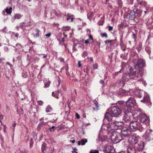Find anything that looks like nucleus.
Masks as SVG:
<instances>
[{
  "label": "nucleus",
  "instance_id": "49530a36",
  "mask_svg": "<svg viewBox=\"0 0 153 153\" xmlns=\"http://www.w3.org/2000/svg\"><path fill=\"white\" fill-rule=\"evenodd\" d=\"M67 21H69L71 19V15L69 14H68L67 15Z\"/></svg>",
  "mask_w": 153,
  "mask_h": 153
},
{
  "label": "nucleus",
  "instance_id": "774afa93",
  "mask_svg": "<svg viewBox=\"0 0 153 153\" xmlns=\"http://www.w3.org/2000/svg\"><path fill=\"white\" fill-rule=\"evenodd\" d=\"M3 116L2 115H0V120H2L3 118Z\"/></svg>",
  "mask_w": 153,
  "mask_h": 153
},
{
  "label": "nucleus",
  "instance_id": "f704fd0d",
  "mask_svg": "<svg viewBox=\"0 0 153 153\" xmlns=\"http://www.w3.org/2000/svg\"><path fill=\"white\" fill-rule=\"evenodd\" d=\"M21 15H20L19 14H15L14 16H13V18L14 19H20L22 17Z\"/></svg>",
  "mask_w": 153,
  "mask_h": 153
},
{
  "label": "nucleus",
  "instance_id": "a878e982",
  "mask_svg": "<svg viewBox=\"0 0 153 153\" xmlns=\"http://www.w3.org/2000/svg\"><path fill=\"white\" fill-rule=\"evenodd\" d=\"M99 107L98 105V103L97 102H96L93 107V109L94 110H97L99 109Z\"/></svg>",
  "mask_w": 153,
  "mask_h": 153
},
{
  "label": "nucleus",
  "instance_id": "13d9d810",
  "mask_svg": "<svg viewBox=\"0 0 153 153\" xmlns=\"http://www.w3.org/2000/svg\"><path fill=\"white\" fill-rule=\"evenodd\" d=\"M51 35V33H49L47 34H46L45 35V36L46 37H49Z\"/></svg>",
  "mask_w": 153,
  "mask_h": 153
},
{
  "label": "nucleus",
  "instance_id": "79ce46f5",
  "mask_svg": "<svg viewBox=\"0 0 153 153\" xmlns=\"http://www.w3.org/2000/svg\"><path fill=\"white\" fill-rule=\"evenodd\" d=\"M33 141L32 138H31L30 141V148H31L33 146Z\"/></svg>",
  "mask_w": 153,
  "mask_h": 153
},
{
  "label": "nucleus",
  "instance_id": "603ef678",
  "mask_svg": "<svg viewBox=\"0 0 153 153\" xmlns=\"http://www.w3.org/2000/svg\"><path fill=\"white\" fill-rule=\"evenodd\" d=\"M124 25L123 23H121L119 25V27L121 28H123V27H124Z\"/></svg>",
  "mask_w": 153,
  "mask_h": 153
},
{
  "label": "nucleus",
  "instance_id": "0eeeda50",
  "mask_svg": "<svg viewBox=\"0 0 153 153\" xmlns=\"http://www.w3.org/2000/svg\"><path fill=\"white\" fill-rule=\"evenodd\" d=\"M145 65V62L142 59H139L137 61L136 64V66L139 68V69L138 70V71H141L142 70L143 72V68Z\"/></svg>",
  "mask_w": 153,
  "mask_h": 153
},
{
  "label": "nucleus",
  "instance_id": "6e6552de",
  "mask_svg": "<svg viewBox=\"0 0 153 153\" xmlns=\"http://www.w3.org/2000/svg\"><path fill=\"white\" fill-rule=\"evenodd\" d=\"M132 115L134 118L138 119L143 113V112L141 109H137L132 112Z\"/></svg>",
  "mask_w": 153,
  "mask_h": 153
},
{
  "label": "nucleus",
  "instance_id": "9d476101",
  "mask_svg": "<svg viewBox=\"0 0 153 153\" xmlns=\"http://www.w3.org/2000/svg\"><path fill=\"white\" fill-rule=\"evenodd\" d=\"M149 117H148L145 114L143 113L138 119L140 122L143 123H145L147 121L148 122L149 121Z\"/></svg>",
  "mask_w": 153,
  "mask_h": 153
},
{
  "label": "nucleus",
  "instance_id": "338daca9",
  "mask_svg": "<svg viewBox=\"0 0 153 153\" xmlns=\"http://www.w3.org/2000/svg\"><path fill=\"white\" fill-rule=\"evenodd\" d=\"M80 145H81V141H79L78 142V145L79 146Z\"/></svg>",
  "mask_w": 153,
  "mask_h": 153
},
{
  "label": "nucleus",
  "instance_id": "69168bd1",
  "mask_svg": "<svg viewBox=\"0 0 153 153\" xmlns=\"http://www.w3.org/2000/svg\"><path fill=\"white\" fill-rule=\"evenodd\" d=\"M28 152L26 150H24L23 151H22L21 153H27Z\"/></svg>",
  "mask_w": 153,
  "mask_h": 153
},
{
  "label": "nucleus",
  "instance_id": "de8ad7c7",
  "mask_svg": "<svg viewBox=\"0 0 153 153\" xmlns=\"http://www.w3.org/2000/svg\"><path fill=\"white\" fill-rule=\"evenodd\" d=\"M146 51H147L148 53L149 54H150L151 53V50H150L148 48H145Z\"/></svg>",
  "mask_w": 153,
  "mask_h": 153
},
{
  "label": "nucleus",
  "instance_id": "a211bd4d",
  "mask_svg": "<svg viewBox=\"0 0 153 153\" xmlns=\"http://www.w3.org/2000/svg\"><path fill=\"white\" fill-rule=\"evenodd\" d=\"M112 116L109 112H106L105 114L104 118L107 120L109 122L111 121L112 119Z\"/></svg>",
  "mask_w": 153,
  "mask_h": 153
},
{
  "label": "nucleus",
  "instance_id": "58836bf2",
  "mask_svg": "<svg viewBox=\"0 0 153 153\" xmlns=\"http://www.w3.org/2000/svg\"><path fill=\"white\" fill-rule=\"evenodd\" d=\"M142 48V45L141 44H140L137 47V49L138 52L140 51Z\"/></svg>",
  "mask_w": 153,
  "mask_h": 153
},
{
  "label": "nucleus",
  "instance_id": "bf43d9fd",
  "mask_svg": "<svg viewBox=\"0 0 153 153\" xmlns=\"http://www.w3.org/2000/svg\"><path fill=\"white\" fill-rule=\"evenodd\" d=\"M78 66L79 67H80L81 66V62L79 61L78 62Z\"/></svg>",
  "mask_w": 153,
  "mask_h": 153
},
{
  "label": "nucleus",
  "instance_id": "a19ab883",
  "mask_svg": "<svg viewBox=\"0 0 153 153\" xmlns=\"http://www.w3.org/2000/svg\"><path fill=\"white\" fill-rule=\"evenodd\" d=\"M88 55V52L86 51H84L82 54V56L85 57L87 56Z\"/></svg>",
  "mask_w": 153,
  "mask_h": 153
},
{
  "label": "nucleus",
  "instance_id": "9b49d317",
  "mask_svg": "<svg viewBox=\"0 0 153 153\" xmlns=\"http://www.w3.org/2000/svg\"><path fill=\"white\" fill-rule=\"evenodd\" d=\"M114 138L113 137H112V138L113 139V143H119L123 139V136L120 134H118L117 135L116 133L114 134L113 135V136H115Z\"/></svg>",
  "mask_w": 153,
  "mask_h": 153
},
{
  "label": "nucleus",
  "instance_id": "5fc2aeb1",
  "mask_svg": "<svg viewBox=\"0 0 153 153\" xmlns=\"http://www.w3.org/2000/svg\"><path fill=\"white\" fill-rule=\"evenodd\" d=\"M141 82L143 84V85H147V84H146V82L145 81L142 80L141 81Z\"/></svg>",
  "mask_w": 153,
  "mask_h": 153
},
{
  "label": "nucleus",
  "instance_id": "c756f323",
  "mask_svg": "<svg viewBox=\"0 0 153 153\" xmlns=\"http://www.w3.org/2000/svg\"><path fill=\"white\" fill-rule=\"evenodd\" d=\"M12 7H10L9 9L6 8L4 10L5 12L8 14H10L12 13Z\"/></svg>",
  "mask_w": 153,
  "mask_h": 153
},
{
  "label": "nucleus",
  "instance_id": "473e14b6",
  "mask_svg": "<svg viewBox=\"0 0 153 153\" xmlns=\"http://www.w3.org/2000/svg\"><path fill=\"white\" fill-rule=\"evenodd\" d=\"M81 141V145H85V143L88 141L87 139L85 138L82 139Z\"/></svg>",
  "mask_w": 153,
  "mask_h": 153
},
{
  "label": "nucleus",
  "instance_id": "e2e57ef3",
  "mask_svg": "<svg viewBox=\"0 0 153 153\" xmlns=\"http://www.w3.org/2000/svg\"><path fill=\"white\" fill-rule=\"evenodd\" d=\"M98 23L100 25H102L103 23V22L102 21H100Z\"/></svg>",
  "mask_w": 153,
  "mask_h": 153
},
{
  "label": "nucleus",
  "instance_id": "2f4dec72",
  "mask_svg": "<svg viewBox=\"0 0 153 153\" xmlns=\"http://www.w3.org/2000/svg\"><path fill=\"white\" fill-rule=\"evenodd\" d=\"M46 144L44 143L42 144L41 147V151L43 153L46 148Z\"/></svg>",
  "mask_w": 153,
  "mask_h": 153
},
{
  "label": "nucleus",
  "instance_id": "bb28decb",
  "mask_svg": "<svg viewBox=\"0 0 153 153\" xmlns=\"http://www.w3.org/2000/svg\"><path fill=\"white\" fill-rule=\"evenodd\" d=\"M52 109L51 106L48 105L46 108V111L47 113L51 112L52 111Z\"/></svg>",
  "mask_w": 153,
  "mask_h": 153
},
{
  "label": "nucleus",
  "instance_id": "412c9836",
  "mask_svg": "<svg viewBox=\"0 0 153 153\" xmlns=\"http://www.w3.org/2000/svg\"><path fill=\"white\" fill-rule=\"evenodd\" d=\"M145 137L148 140H150L153 139V136L150 133H146L145 135Z\"/></svg>",
  "mask_w": 153,
  "mask_h": 153
},
{
  "label": "nucleus",
  "instance_id": "f8f14e48",
  "mask_svg": "<svg viewBox=\"0 0 153 153\" xmlns=\"http://www.w3.org/2000/svg\"><path fill=\"white\" fill-rule=\"evenodd\" d=\"M121 134L123 136H127L131 134V132L130 130L126 127H123L121 131Z\"/></svg>",
  "mask_w": 153,
  "mask_h": 153
},
{
  "label": "nucleus",
  "instance_id": "c85d7f7f",
  "mask_svg": "<svg viewBox=\"0 0 153 153\" xmlns=\"http://www.w3.org/2000/svg\"><path fill=\"white\" fill-rule=\"evenodd\" d=\"M120 45L122 50L123 51H125L126 50V46L123 42H121L120 43Z\"/></svg>",
  "mask_w": 153,
  "mask_h": 153
},
{
  "label": "nucleus",
  "instance_id": "5701e85b",
  "mask_svg": "<svg viewBox=\"0 0 153 153\" xmlns=\"http://www.w3.org/2000/svg\"><path fill=\"white\" fill-rule=\"evenodd\" d=\"M128 91L123 88H119V90L118 91V93L120 94H126L127 93Z\"/></svg>",
  "mask_w": 153,
  "mask_h": 153
},
{
  "label": "nucleus",
  "instance_id": "ea45409f",
  "mask_svg": "<svg viewBox=\"0 0 153 153\" xmlns=\"http://www.w3.org/2000/svg\"><path fill=\"white\" fill-rule=\"evenodd\" d=\"M25 23L23 22L20 24V27L22 29H25Z\"/></svg>",
  "mask_w": 153,
  "mask_h": 153
},
{
  "label": "nucleus",
  "instance_id": "0e129e2a",
  "mask_svg": "<svg viewBox=\"0 0 153 153\" xmlns=\"http://www.w3.org/2000/svg\"><path fill=\"white\" fill-rule=\"evenodd\" d=\"M65 30H68L70 29V27L69 26H67L65 27Z\"/></svg>",
  "mask_w": 153,
  "mask_h": 153
},
{
  "label": "nucleus",
  "instance_id": "ddd939ff",
  "mask_svg": "<svg viewBox=\"0 0 153 153\" xmlns=\"http://www.w3.org/2000/svg\"><path fill=\"white\" fill-rule=\"evenodd\" d=\"M128 16V19H129L133 20L135 18H137L136 16L135 12L134 11V10H131L128 15L125 14L124 16V18H126L127 17V16Z\"/></svg>",
  "mask_w": 153,
  "mask_h": 153
},
{
  "label": "nucleus",
  "instance_id": "2eb2a0df",
  "mask_svg": "<svg viewBox=\"0 0 153 153\" xmlns=\"http://www.w3.org/2000/svg\"><path fill=\"white\" fill-rule=\"evenodd\" d=\"M112 123L115 130L121 128L123 125V123L121 122L114 121L113 122H112Z\"/></svg>",
  "mask_w": 153,
  "mask_h": 153
},
{
  "label": "nucleus",
  "instance_id": "39448f33",
  "mask_svg": "<svg viewBox=\"0 0 153 153\" xmlns=\"http://www.w3.org/2000/svg\"><path fill=\"white\" fill-rule=\"evenodd\" d=\"M129 91L130 93H133L136 95L138 97L141 98L146 94V92L142 90L138 89L137 88H135L132 89H130Z\"/></svg>",
  "mask_w": 153,
  "mask_h": 153
},
{
  "label": "nucleus",
  "instance_id": "b1692460",
  "mask_svg": "<svg viewBox=\"0 0 153 153\" xmlns=\"http://www.w3.org/2000/svg\"><path fill=\"white\" fill-rule=\"evenodd\" d=\"M90 68V67L88 65H85L84 67V71L85 72H86L87 74H88Z\"/></svg>",
  "mask_w": 153,
  "mask_h": 153
},
{
  "label": "nucleus",
  "instance_id": "4c0bfd02",
  "mask_svg": "<svg viewBox=\"0 0 153 153\" xmlns=\"http://www.w3.org/2000/svg\"><path fill=\"white\" fill-rule=\"evenodd\" d=\"M138 4H139L141 6H145L146 5V1H141L140 2H138Z\"/></svg>",
  "mask_w": 153,
  "mask_h": 153
},
{
  "label": "nucleus",
  "instance_id": "f257e3e1",
  "mask_svg": "<svg viewBox=\"0 0 153 153\" xmlns=\"http://www.w3.org/2000/svg\"><path fill=\"white\" fill-rule=\"evenodd\" d=\"M135 101L134 97H130L127 101L125 103L123 101H119L117 104L122 108L124 112H131V108L134 106Z\"/></svg>",
  "mask_w": 153,
  "mask_h": 153
},
{
  "label": "nucleus",
  "instance_id": "f3484780",
  "mask_svg": "<svg viewBox=\"0 0 153 153\" xmlns=\"http://www.w3.org/2000/svg\"><path fill=\"white\" fill-rule=\"evenodd\" d=\"M105 150L108 153H115V150L114 148L111 146H107Z\"/></svg>",
  "mask_w": 153,
  "mask_h": 153
},
{
  "label": "nucleus",
  "instance_id": "052dcab7",
  "mask_svg": "<svg viewBox=\"0 0 153 153\" xmlns=\"http://www.w3.org/2000/svg\"><path fill=\"white\" fill-rule=\"evenodd\" d=\"M108 30L109 31H111V30H112L113 29V27L111 26H108Z\"/></svg>",
  "mask_w": 153,
  "mask_h": 153
},
{
  "label": "nucleus",
  "instance_id": "8fccbe9b",
  "mask_svg": "<svg viewBox=\"0 0 153 153\" xmlns=\"http://www.w3.org/2000/svg\"><path fill=\"white\" fill-rule=\"evenodd\" d=\"M132 37L135 40H136L137 39V36L135 34H133L132 35Z\"/></svg>",
  "mask_w": 153,
  "mask_h": 153
},
{
  "label": "nucleus",
  "instance_id": "aec40b11",
  "mask_svg": "<svg viewBox=\"0 0 153 153\" xmlns=\"http://www.w3.org/2000/svg\"><path fill=\"white\" fill-rule=\"evenodd\" d=\"M134 10L135 12L136 16V17H140L142 14V11L139 9H134Z\"/></svg>",
  "mask_w": 153,
  "mask_h": 153
},
{
  "label": "nucleus",
  "instance_id": "4468645a",
  "mask_svg": "<svg viewBox=\"0 0 153 153\" xmlns=\"http://www.w3.org/2000/svg\"><path fill=\"white\" fill-rule=\"evenodd\" d=\"M106 126V129L108 132L112 133L114 131L115 129L113 125L112 124V122L107 123Z\"/></svg>",
  "mask_w": 153,
  "mask_h": 153
},
{
  "label": "nucleus",
  "instance_id": "37998d69",
  "mask_svg": "<svg viewBox=\"0 0 153 153\" xmlns=\"http://www.w3.org/2000/svg\"><path fill=\"white\" fill-rule=\"evenodd\" d=\"M93 68L94 69H97V68H98L97 64L96 63L93 64Z\"/></svg>",
  "mask_w": 153,
  "mask_h": 153
},
{
  "label": "nucleus",
  "instance_id": "7ed1b4c3",
  "mask_svg": "<svg viewBox=\"0 0 153 153\" xmlns=\"http://www.w3.org/2000/svg\"><path fill=\"white\" fill-rule=\"evenodd\" d=\"M110 113L114 117H117L121 114V109L118 106H114L111 107Z\"/></svg>",
  "mask_w": 153,
  "mask_h": 153
},
{
  "label": "nucleus",
  "instance_id": "1a4fd4ad",
  "mask_svg": "<svg viewBox=\"0 0 153 153\" xmlns=\"http://www.w3.org/2000/svg\"><path fill=\"white\" fill-rule=\"evenodd\" d=\"M130 144L131 145H134L139 141V138L134 135H132L128 140Z\"/></svg>",
  "mask_w": 153,
  "mask_h": 153
},
{
  "label": "nucleus",
  "instance_id": "864d4df0",
  "mask_svg": "<svg viewBox=\"0 0 153 153\" xmlns=\"http://www.w3.org/2000/svg\"><path fill=\"white\" fill-rule=\"evenodd\" d=\"M113 40H106L105 41V44H107L109 43H111L112 42H113Z\"/></svg>",
  "mask_w": 153,
  "mask_h": 153
},
{
  "label": "nucleus",
  "instance_id": "423d86ee",
  "mask_svg": "<svg viewBox=\"0 0 153 153\" xmlns=\"http://www.w3.org/2000/svg\"><path fill=\"white\" fill-rule=\"evenodd\" d=\"M124 115L123 118L124 123V124L126 123L125 124L126 126H128L131 121V116L129 114L130 112H124Z\"/></svg>",
  "mask_w": 153,
  "mask_h": 153
},
{
  "label": "nucleus",
  "instance_id": "a18cd8bd",
  "mask_svg": "<svg viewBox=\"0 0 153 153\" xmlns=\"http://www.w3.org/2000/svg\"><path fill=\"white\" fill-rule=\"evenodd\" d=\"M90 153H99L98 150H92L90 152Z\"/></svg>",
  "mask_w": 153,
  "mask_h": 153
},
{
  "label": "nucleus",
  "instance_id": "72a5a7b5",
  "mask_svg": "<svg viewBox=\"0 0 153 153\" xmlns=\"http://www.w3.org/2000/svg\"><path fill=\"white\" fill-rule=\"evenodd\" d=\"M45 125V123L42 122V123H40L38 125V126L37 127V129H39L41 127L43 126V125Z\"/></svg>",
  "mask_w": 153,
  "mask_h": 153
},
{
  "label": "nucleus",
  "instance_id": "cd10ccee",
  "mask_svg": "<svg viewBox=\"0 0 153 153\" xmlns=\"http://www.w3.org/2000/svg\"><path fill=\"white\" fill-rule=\"evenodd\" d=\"M93 40V38L92 35H90L89 37V39L85 41V44H88L91 42V41Z\"/></svg>",
  "mask_w": 153,
  "mask_h": 153
},
{
  "label": "nucleus",
  "instance_id": "dca6fc26",
  "mask_svg": "<svg viewBox=\"0 0 153 153\" xmlns=\"http://www.w3.org/2000/svg\"><path fill=\"white\" fill-rule=\"evenodd\" d=\"M144 146V142L141 141L138 142L137 145L136 146V148L139 151L143 150Z\"/></svg>",
  "mask_w": 153,
  "mask_h": 153
},
{
  "label": "nucleus",
  "instance_id": "3c124183",
  "mask_svg": "<svg viewBox=\"0 0 153 153\" xmlns=\"http://www.w3.org/2000/svg\"><path fill=\"white\" fill-rule=\"evenodd\" d=\"M67 109H68V110H67V111H65V114H67V113H69V112H70V108L69 106H68L67 108Z\"/></svg>",
  "mask_w": 153,
  "mask_h": 153
},
{
  "label": "nucleus",
  "instance_id": "f03ea898",
  "mask_svg": "<svg viewBox=\"0 0 153 153\" xmlns=\"http://www.w3.org/2000/svg\"><path fill=\"white\" fill-rule=\"evenodd\" d=\"M136 73V71L132 72V68L130 67H128L127 73L130 75V78L137 79L138 78L140 77L143 74L142 70L141 71H138Z\"/></svg>",
  "mask_w": 153,
  "mask_h": 153
},
{
  "label": "nucleus",
  "instance_id": "4d7b16f0",
  "mask_svg": "<svg viewBox=\"0 0 153 153\" xmlns=\"http://www.w3.org/2000/svg\"><path fill=\"white\" fill-rule=\"evenodd\" d=\"M76 117L77 119H79L80 118L79 115L77 113H76Z\"/></svg>",
  "mask_w": 153,
  "mask_h": 153
},
{
  "label": "nucleus",
  "instance_id": "680f3d73",
  "mask_svg": "<svg viewBox=\"0 0 153 153\" xmlns=\"http://www.w3.org/2000/svg\"><path fill=\"white\" fill-rule=\"evenodd\" d=\"M55 128V127L54 126H53L51 127L50 128H49L50 131H52V129H54Z\"/></svg>",
  "mask_w": 153,
  "mask_h": 153
},
{
  "label": "nucleus",
  "instance_id": "e433bc0d",
  "mask_svg": "<svg viewBox=\"0 0 153 153\" xmlns=\"http://www.w3.org/2000/svg\"><path fill=\"white\" fill-rule=\"evenodd\" d=\"M36 33L34 35V36L35 37H38L39 36V32L40 31L38 28H36Z\"/></svg>",
  "mask_w": 153,
  "mask_h": 153
},
{
  "label": "nucleus",
  "instance_id": "6ab92c4d",
  "mask_svg": "<svg viewBox=\"0 0 153 153\" xmlns=\"http://www.w3.org/2000/svg\"><path fill=\"white\" fill-rule=\"evenodd\" d=\"M143 96V99L141 100V102H149L150 101L149 96L147 95L146 93V94Z\"/></svg>",
  "mask_w": 153,
  "mask_h": 153
},
{
  "label": "nucleus",
  "instance_id": "09e8293b",
  "mask_svg": "<svg viewBox=\"0 0 153 153\" xmlns=\"http://www.w3.org/2000/svg\"><path fill=\"white\" fill-rule=\"evenodd\" d=\"M39 104L40 105H42L43 103V102L41 100H39L38 101Z\"/></svg>",
  "mask_w": 153,
  "mask_h": 153
},
{
  "label": "nucleus",
  "instance_id": "c03bdc74",
  "mask_svg": "<svg viewBox=\"0 0 153 153\" xmlns=\"http://www.w3.org/2000/svg\"><path fill=\"white\" fill-rule=\"evenodd\" d=\"M101 37H105L106 38H107L108 36L106 33H103L101 34Z\"/></svg>",
  "mask_w": 153,
  "mask_h": 153
},
{
  "label": "nucleus",
  "instance_id": "4be33fe9",
  "mask_svg": "<svg viewBox=\"0 0 153 153\" xmlns=\"http://www.w3.org/2000/svg\"><path fill=\"white\" fill-rule=\"evenodd\" d=\"M127 153H136L135 149L132 147H129L127 149Z\"/></svg>",
  "mask_w": 153,
  "mask_h": 153
},
{
  "label": "nucleus",
  "instance_id": "7c9ffc66",
  "mask_svg": "<svg viewBox=\"0 0 153 153\" xmlns=\"http://www.w3.org/2000/svg\"><path fill=\"white\" fill-rule=\"evenodd\" d=\"M45 86H49L50 85L51 82L48 79L45 80L44 81Z\"/></svg>",
  "mask_w": 153,
  "mask_h": 153
},
{
  "label": "nucleus",
  "instance_id": "c9c22d12",
  "mask_svg": "<svg viewBox=\"0 0 153 153\" xmlns=\"http://www.w3.org/2000/svg\"><path fill=\"white\" fill-rule=\"evenodd\" d=\"M94 13L93 12H89L87 14L88 18L90 19L93 16Z\"/></svg>",
  "mask_w": 153,
  "mask_h": 153
},
{
  "label": "nucleus",
  "instance_id": "20e7f679",
  "mask_svg": "<svg viewBox=\"0 0 153 153\" xmlns=\"http://www.w3.org/2000/svg\"><path fill=\"white\" fill-rule=\"evenodd\" d=\"M131 130L133 131L139 129L141 126V124L137 121H134L130 123L128 126Z\"/></svg>",
  "mask_w": 153,
  "mask_h": 153
},
{
  "label": "nucleus",
  "instance_id": "6e6d98bb",
  "mask_svg": "<svg viewBox=\"0 0 153 153\" xmlns=\"http://www.w3.org/2000/svg\"><path fill=\"white\" fill-rule=\"evenodd\" d=\"M22 76L24 78H26L27 77V76L25 73H23L22 74Z\"/></svg>",
  "mask_w": 153,
  "mask_h": 153
},
{
  "label": "nucleus",
  "instance_id": "393cba45",
  "mask_svg": "<svg viewBox=\"0 0 153 153\" xmlns=\"http://www.w3.org/2000/svg\"><path fill=\"white\" fill-rule=\"evenodd\" d=\"M59 94V91H56L53 92L52 93V95L56 98H58V95Z\"/></svg>",
  "mask_w": 153,
  "mask_h": 153
}]
</instances>
